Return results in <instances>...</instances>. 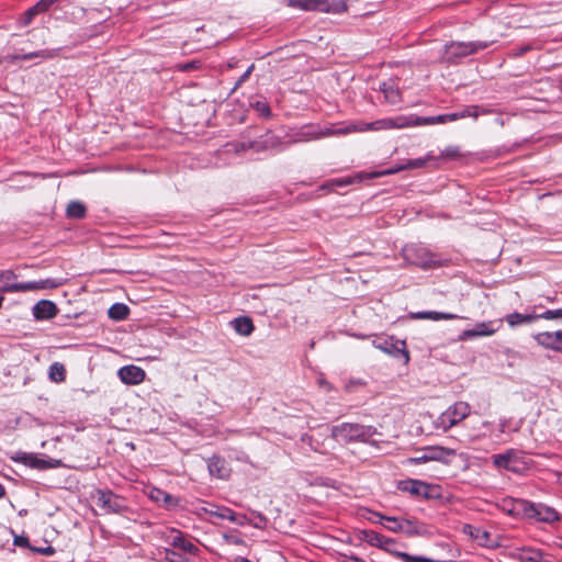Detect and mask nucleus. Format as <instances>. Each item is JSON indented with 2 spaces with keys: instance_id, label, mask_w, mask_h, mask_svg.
I'll list each match as a JSON object with an SVG mask.
<instances>
[{
  "instance_id": "obj_13",
  "label": "nucleus",
  "mask_w": 562,
  "mask_h": 562,
  "mask_svg": "<svg viewBox=\"0 0 562 562\" xmlns=\"http://www.w3.org/2000/svg\"><path fill=\"white\" fill-rule=\"evenodd\" d=\"M119 378L125 384L136 385L145 380V371L137 366H125L122 367L117 372Z\"/></svg>"
},
{
  "instance_id": "obj_54",
  "label": "nucleus",
  "mask_w": 562,
  "mask_h": 562,
  "mask_svg": "<svg viewBox=\"0 0 562 562\" xmlns=\"http://www.w3.org/2000/svg\"><path fill=\"white\" fill-rule=\"evenodd\" d=\"M5 496V487L0 483V499Z\"/></svg>"
},
{
  "instance_id": "obj_1",
  "label": "nucleus",
  "mask_w": 562,
  "mask_h": 562,
  "mask_svg": "<svg viewBox=\"0 0 562 562\" xmlns=\"http://www.w3.org/2000/svg\"><path fill=\"white\" fill-rule=\"evenodd\" d=\"M456 121V116H452V113L440 114L436 116H427V117H404L398 116L396 119H383L378 120L372 123H357L349 124L344 128H338L335 131L328 132H311V131H302L299 134V137L294 139V142H302L308 139H316L325 135H339V134H350L358 132H367V131H380V130H392V128H404L407 126H419V125H434V124H445L447 122Z\"/></svg>"
},
{
  "instance_id": "obj_48",
  "label": "nucleus",
  "mask_w": 562,
  "mask_h": 562,
  "mask_svg": "<svg viewBox=\"0 0 562 562\" xmlns=\"http://www.w3.org/2000/svg\"><path fill=\"white\" fill-rule=\"evenodd\" d=\"M14 544L19 547H27L29 546V539L23 536H18L14 538Z\"/></svg>"
},
{
  "instance_id": "obj_16",
  "label": "nucleus",
  "mask_w": 562,
  "mask_h": 562,
  "mask_svg": "<svg viewBox=\"0 0 562 562\" xmlns=\"http://www.w3.org/2000/svg\"><path fill=\"white\" fill-rule=\"evenodd\" d=\"M424 451L426 452V459L429 461H439L443 463H449L450 459L456 456V450L440 446L426 447L424 448Z\"/></svg>"
},
{
  "instance_id": "obj_49",
  "label": "nucleus",
  "mask_w": 562,
  "mask_h": 562,
  "mask_svg": "<svg viewBox=\"0 0 562 562\" xmlns=\"http://www.w3.org/2000/svg\"><path fill=\"white\" fill-rule=\"evenodd\" d=\"M234 522L239 526L249 525V516H247V515L237 516L236 515V521H234Z\"/></svg>"
},
{
  "instance_id": "obj_19",
  "label": "nucleus",
  "mask_w": 562,
  "mask_h": 562,
  "mask_svg": "<svg viewBox=\"0 0 562 562\" xmlns=\"http://www.w3.org/2000/svg\"><path fill=\"white\" fill-rule=\"evenodd\" d=\"M289 5L304 11L328 12L330 10L326 0H289Z\"/></svg>"
},
{
  "instance_id": "obj_53",
  "label": "nucleus",
  "mask_w": 562,
  "mask_h": 562,
  "mask_svg": "<svg viewBox=\"0 0 562 562\" xmlns=\"http://www.w3.org/2000/svg\"><path fill=\"white\" fill-rule=\"evenodd\" d=\"M345 562H364V561L359 558L351 557V558H348Z\"/></svg>"
},
{
  "instance_id": "obj_37",
  "label": "nucleus",
  "mask_w": 562,
  "mask_h": 562,
  "mask_svg": "<svg viewBox=\"0 0 562 562\" xmlns=\"http://www.w3.org/2000/svg\"><path fill=\"white\" fill-rule=\"evenodd\" d=\"M452 116H456V121L464 117L472 116L476 119L479 116V106L470 105L463 109L462 111L452 113Z\"/></svg>"
},
{
  "instance_id": "obj_32",
  "label": "nucleus",
  "mask_w": 562,
  "mask_h": 562,
  "mask_svg": "<svg viewBox=\"0 0 562 562\" xmlns=\"http://www.w3.org/2000/svg\"><path fill=\"white\" fill-rule=\"evenodd\" d=\"M438 158L436 156L428 154L422 158L408 159L405 167H407V169H419L424 168L428 162H436Z\"/></svg>"
},
{
  "instance_id": "obj_22",
  "label": "nucleus",
  "mask_w": 562,
  "mask_h": 562,
  "mask_svg": "<svg viewBox=\"0 0 562 562\" xmlns=\"http://www.w3.org/2000/svg\"><path fill=\"white\" fill-rule=\"evenodd\" d=\"M15 460L18 462H21V463L30 467V468L38 469V470H43V469H48V468H54L55 467V464H53L52 462L43 460V459H40L35 454H32V453H25V452L19 453L16 456Z\"/></svg>"
},
{
  "instance_id": "obj_33",
  "label": "nucleus",
  "mask_w": 562,
  "mask_h": 562,
  "mask_svg": "<svg viewBox=\"0 0 562 562\" xmlns=\"http://www.w3.org/2000/svg\"><path fill=\"white\" fill-rule=\"evenodd\" d=\"M49 378L54 382H63L66 379V369L63 363L54 362L49 367Z\"/></svg>"
},
{
  "instance_id": "obj_5",
  "label": "nucleus",
  "mask_w": 562,
  "mask_h": 562,
  "mask_svg": "<svg viewBox=\"0 0 562 562\" xmlns=\"http://www.w3.org/2000/svg\"><path fill=\"white\" fill-rule=\"evenodd\" d=\"M494 41L491 42H450L445 45V53L442 58L449 63L458 58H463L469 55L475 54L479 50L487 48Z\"/></svg>"
},
{
  "instance_id": "obj_51",
  "label": "nucleus",
  "mask_w": 562,
  "mask_h": 562,
  "mask_svg": "<svg viewBox=\"0 0 562 562\" xmlns=\"http://www.w3.org/2000/svg\"><path fill=\"white\" fill-rule=\"evenodd\" d=\"M333 183H334V184H336V186H338V187H342V186L350 184V183H351V180H350V179H345V180H335Z\"/></svg>"
},
{
  "instance_id": "obj_31",
  "label": "nucleus",
  "mask_w": 562,
  "mask_h": 562,
  "mask_svg": "<svg viewBox=\"0 0 562 562\" xmlns=\"http://www.w3.org/2000/svg\"><path fill=\"white\" fill-rule=\"evenodd\" d=\"M373 345L390 355L395 353L396 351H403V348H400L396 346V344L393 342L392 338H379L378 340L373 341Z\"/></svg>"
},
{
  "instance_id": "obj_2",
  "label": "nucleus",
  "mask_w": 562,
  "mask_h": 562,
  "mask_svg": "<svg viewBox=\"0 0 562 562\" xmlns=\"http://www.w3.org/2000/svg\"><path fill=\"white\" fill-rule=\"evenodd\" d=\"M16 279V274L12 270L0 271V292L16 293V292H32L46 289H55L61 285V282L55 279H44L40 281L30 282H12Z\"/></svg>"
},
{
  "instance_id": "obj_4",
  "label": "nucleus",
  "mask_w": 562,
  "mask_h": 562,
  "mask_svg": "<svg viewBox=\"0 0 562 562\" xmlns=\"http://www.w3.org/2000/svg\"><path fill=\"white\" fill-rule=\"evenodd\" d=\"M508 512L512 514L522 513L527 517H535L544 522H553L560 519L559 513L553 507L542 503L533 504L524 499L513 502V507Z\"/></svg>"
},
{
  "instance_id": "obj_7",
  "label": "nucleus",
  "mask_w": 562,
  "mask_h": 562,
  "mask_svg": "<svg viewBox=\"0 0 562 562\" xmlns=\"http://www.w3.org/2000/svg\"><path fill=\"white\" fill-rule=\"evenodd\" d=\"M470 413L471 406L467 402H457L438 417L437 426L446 431L467 418Z\"/></svg>"
},
{
  "instance_id": "obj_30",
  "label": "nucleus",
  "mask_w": 562,
  "mask_h": 562,
  "mask_svg": "<svg viewBox=\"0 0 562 562\" xmlns=\"http://www.w3.org/2000/svg\"><path fill=\"white\" fill-rule=\"evenodd\" d=\"M128 314L130 308L123 303H115L108 311L109 317L113 321H124L127 318Z\"/></svg>"
},
{
  "instance_id": "obj_27",
  "label": "nucleus",
  "mask_w": 562,
  "mask_h": 562,
  "mask_svg": "<svg viewBox=\"0 0 562 562\" xmlns=\"http://www.w3.org/2000/svg\"><path fill=\"white\" fill-rule=\"evenodd\" d=\"M59 0H40L35 5L30 8L25 13V23H30L33 16L36 14H40L42 12H45L49 9L50 5L58 2Z\"/></svg>"
},
{
  "instance_id": "obj_38",
  "label": "nucleus",
  "mask_w": 562,
  "mask_h": 562,
  "mask_svg": "<svg viewBox=\"0 0 562 562\" xmlns=\"http://www.w3.org/2000/svg\"><path fill=\"white\" fill-rule=\"evenodd\" d=\"M439 157L443 158V159H456V158H459L460 157L459 147H457V146H448L447 148H445L441 151Z\"/></svg>"
},
{
  "instance_id": "obj_44",
  "label": "nucleus",
  "mask_w": 562,
  "mask_h": 562,
  "mask_svg": "<svg viewBox=\"0 0 562 562\" xmlns=\"http://www.w3.org/2000/svg\"><path fill=\"white\" fill-rule=\"evenodd\" d=\"M255 109L263 116H269L270 115V108L269 105L266 103V102H261V101H257L255 103Z\"/></svg>"
},
{
  "instance_id": "obj_21",
  "label": "nucleus",
  "mask_w": 562,
  "mask_h": 562,
  "mask_svg": "<svg viewBox=\"0 0 562 562\" xmlns=\"http://www.w3.org/2000/svg\"><path fill=\"white\" fill-rule=\"evenodd\" d=\"M510 557L519 562H541L542 553L531 548H517L510 552Z\"/></svg>"
},
{
  "instance_id": "obj_39",
  "label": "nucleus",
  "mask_w": 562,
  "mask_h": 562,
  "mask_svg": "<svg viewBox=\"0 0 562 562\" xmlns=\"http://www.w3.org/2000/svg\"><path fill=\"white\" fill-rule=\"evenodd\" d=\"M35 57H42V58H52L54 57V53L49 50H40V52H33L30 54H24L21 56V59L29 60Z\"/></svg>"
},
{
  "instance_id": "obj_47",
  "label": "nucleus",
  "mask_w": 562,
  "mask_h": 562,
  "mask_svg": "<svg viewBox=\"0 0 562 562\" xmlns=\"http://www.w3.org/2000/svg\"><path fill=\"white\" fill-rule=\"evenodd\" d=\"M408 461L412 462V463H415V464H419V463L428 462L429 460L426 459V452L423 450V454L422 456L415 457V458H409Z\"/></svg>"
},
{
  "instance_id": "obj_26",
  "label": "nucleus",
  "mask_w": 562,
  "mask_h": 562,
  "mask_svg": "<svg viewBox=\"0 0 562 562\" xmlns=\"http://www.w3.org/2000/svg\"><path fill=\"white\" fill-rule=\"evenodd\" d=\"M424 531V527L418 525L416 521L403 518L402 526L393 527V532H404L407 535H420Z\"/></svg>"
},
{
  "instance_id": "obj_34",
  "label": "nucleus",
  "mask_w": 562,
  "mask_h": 562,
  "mask_svg": "<svg viewBox=\"0 0 562 562\" xmlns=\"http://www.w3.org/2000/svg\"><path fill=\"white\" fill-rule=\"evenodd\" d=\"M86 215V206L78 202H70L67 206V216L71 218H82Z\"/></svg>"
},
{
  "instance_id": "obj_17",
  "label": "nucleus",
  "mask_w": 562,
  "mask_h": 562,
  "mask_svg": "<svg viewBox=\"0 0 562 562\" xmlns=\"http://www.w3.org/2000/svg\"><path fill=\"white\" fill-rule=\"evenodd\" d=\"M57 312L56 304L48 300L38 301L33 306V316L36 319H50L57 315Z\"/></svg>"
},
{
  "instance_id": "obj_9",
  "label": "nucleus",
  "mask_w": 562,
  "mask_h": 562,
  "mask_svg": "<svg viewBox=\"0 0 562 562\" xmlns=\"http://www.w3.org/2000/svg\"><path fill=\"white\" fill-rule=\"evenodd\" d=\"M492 459L493 464L497 469L507 470L514 473H520L527 468V464L520 453L514 449H509L504 453L494 454Z\"/></svg>"
},
{
  "instance_id": "obj_45",
  "label": "nucleus",
  "mask_w": 562,
  "mask_h": 562,
  "mask_svg": "<svg viewBox=\"0 0 562 562\" xmlns=\"http://www.w3.org/2000/svg\"><path fill=\"white\" fill-rule=\"evenodd\" d=\"M198 61H190L182 65H179L178 68L182 71H190L198 68Z\"/></svg>"
},
{
  "instance_id": "obj_6",
  "label": "nucleus",
  "mask_w": 562,
  "mask_h": 562,
  "mask_svg": "<svg viewBox=\"0 0 562 562\" xmlns=\"http://www.w3.org/2000/svg\"><path fill=\"white\" fill-rule=\"evenodd\" d=\"M403 254L408 262L423 269H430L441 265L440 258L424 246H405Z\"/></svg>"
},
{
  "instance_id": "obj_50",
  "label": "nucleus",
  "mask_w": 562,
  "mask_h": 562,
  "mask_svg": "<svg viewBox=\"0 0 562 562\" xmlns=\"http://www.w3.org/2000/svg\"><path fill=\"white\" fill-rule=\"evenodd\" d=\"M36 551L44 555H52L55 553V549L50 546H48L46 548L36 549Z\"/></svg>"
},
{
  "instance_id": "obj_25",
  "label": "nucleus",
  "mask_w": 562,
  "mask_h": 562,
  "mask_svg": "<svg viewBox=\"0 0 562 562\" xmlns=\"http://www.w3.org/2000/svg\"><path fill=\"white\" fill-rule=\"evenodd\" d=\"M505 319L509 326L514 327L521 324L532 323L539 319V316L537 314L512 313L508 314Z\"/></svg>"
},
{
  "instance_id": "obj_43",
  "label": "nucleus",
  "mask_w": 562,
  "mask_h": 562,
  "mask_svg": "<svg viewBox=\"0 0 562 562\" xmlns=\"http://www.w3.org/2000/svg\"><path fill=\"white\" fill-rule=\"evenodd\" d=\"M539 318H544V319H554V318H559V317H562V308L560 310H548L546 311L544 313L538 315Z\"/></svg>"
},
{
  "instance_id": "obj_20",
  "label": "nucleus",
  "mask_w": 562,
  "mask_h": 562,
  "mask_svg": "<svg viewBox=\"0 0 562 562\" xmlns=\"http://www.w3.org/2000/svg\"><path fill=\"white\" fill-rule=\"evenodd\" d=\"M207 469L212 476L226 479L229 475L227 462L217 456H213L207 460Z\"/></svg>"
},
{
  "instance_id": "obj_3",
  "label": "nucleus",
  "mask_w": 562,
  "mask_h": 562,
  "mask_svg": "<svg viewBox=\"0 0 562 562\" xmlns=\"http://www.w3.org/2000/svg\"><path fill=\"white\" fill-rule=\"evenodd\" d=\"M375 434L374 427L360 424L344 423L331 428L333 438L339 442H369Z\"/></svg>"
},
{
  "instance_id": "obj_28",
  "label": "nucleus",
  "mask_w": 562,
  "mask_h": 562,
  "mask_svg": "<svg viewBox=\"0 0 562 562\" xmlns=\"http://www.w3.org/2000/svg\"><path fill=\"white\" fill-rule=\"evenodd\" d=\"M413 318L416 319H431V321H440V319H456L460 318V316L451 313H441V312H418L413 314Z\"/></svg>"
},
{
  "instance_id": "obj_15",
  "label": "nucleus",
  "mask_w": 562,
  "mask_h": 562,
  "mask_svg": "<svg viewBox=\"0 0 562 562\" xmlns=\"http://www.w3.org/2000/svg\"><path fill=\"white\" fill-rule=\"evenodd\" d=\"M462 532L476 540L480 546L487 548H493L495 546L494 541L491 539V533L485 529L465 524L462 527Z\"/></svg>"
},
{
  "instance_id": "obj_40",
  "label": "nucleus",
  "mask_w": 562,
  "mask_h": 562,
  "mask_svg": "<svg viewBox=\"0 0 562 562\" xmlns=\"http://www.w3.org/2000/svg\"><path fill=\"white\" fill-rule=\"evenodd\" d=\"M390 540H387L385 537H383L382 535L378 533V532H371L369 535V542L371 544H374V546H378V547H383L384 544L389 543Z\"/></svg>"
},
{
  "instance_id": "obj_14",
  "label": "nucleus",
  "mask_w": 562,
  "mask_h": 562,
  "mask_svg": "<svg viewBox=\"0 0 562 562\" xmlns=\"http://www.w3.org/2000/svg\"><path fill=\"white\" fill-rule=\"evenodd\" d=\"M496 330L497 328L494 327L493 322L477 323L474 328L463 330L459 336V340L463 341L475 337L492 336Z\"/></svg>"
},
{
  "instance_id": "obj_24",
  "label": "nucleus",
  "mask_w": 562,
  "mask_h": 562,
  "mask_svg": "<svg viewBox=\"0 0 562 562\" xmlns=\"http://www.w3.org/2000/svg\"><path fill=\"white\" fill-rule=\"evenodd\" d=\"M235 331L241 336H249L255 327L252 321L247 316H240L232 322Z\"/></svg>"
},
{
  "instance_id": "obj_52",
  "label": "nucleus",
  "mask_w": 562,
  "mask_h": 562,
  "mask_svg": "<svg viewBox=\"0 0 562 562\" xmlns=\"http://www.w3.org/2000/svg\"><path fill=\"white\" fill-rule=\"evenodd\" d=\"M530 49L529 46H524V47H520L519 50L516 53L517 56H521L524 55L525 53H527L528 50Z\"/></svg>"
},
{
  "instance_id": "obj_11",
  "label": "nucleus",
  "mask_w": 562,
  "mask_h": 562,
  "mask_svg": "<svg viewBox=\"0 0 562 562\" xmlns=\"http://www.w3.org/2000/svg\"><path fill=\"white\" fill-rule=\"evenodd\" d=\"M533 339L539 346L562 353V330L541 331L533 335Z\"/></svg>"
},
{
  "instance_id": "obj_10",
  "label": "nucleus",
  "mask_w": 562,
  "mask_h": 562,
  "mask_svg": "<svg viewBox=\"0 0 562 562\" xmlns=\"http://www.w3.org/2000/svg\"><path fill=\"white\" fill-rule=\"evenodd\" d=\"M160 536L170 546L178 548L193 557L200 553V549L191 540H189L180 530L166 529L160 532Z\"/></svg>"
},
{
  "instance_id": "obj_42",
  "label": "nucleus",
  "mask_w": 562,
  "mask_h": 562,
  "mask_svg": "<svg viewBox=\"0 0 562 562\" xmlns=\"http://www.w3.org/2000/svg\"><path fill=\"white\" fill-rule=\"evenodd\" d=\"M407 169V167H405V164L403 165H397L391 169H386V170H383V171H380V172H375L372 177H382V176H389V175H394L396 172H400L402 170H405Z\"/></svg>"
},
{
  "instance_id": "obj_55",
  "label": "nucleus",
  "mask_w": 562,
  "mask_h": 562,
  "mask_svg": "<svg viewBox=\"0 0 562 562\" xmlns=\"http://www.w3.org/2000/svg\"><path fill=\"white\" fill-rule=\"evenodd\" d=\"M236 562H251V561H249L246 558L238 557V558H236Z\"/></svg>"
},
{
  "instance_id": "obj_12",
  "label": "nucleus",
  "mask_w": 562,
  "mask_h": 562,
  "mask_svg": "<svg viewBox=\"0 0 562 562\" xmlns=\"http://www.w3.org/2000/svg\"><path fill=\"white\" fill-rule=\"evenodd\" d=\"M398 488L413 496L429 498L431 497L432 486L419 480H404L398 483Z\"/></svg>"
},
{
  "instance_id": "obj_29",
  "label": "nucleus",
  "mask_w": 562,
  "mask_h": 562,
  "mask_svg": "<svg viewBox=\"0 0 562 562\" xmlns=\"http://www.w3.org/2000/svg\"><path fill=\"white\" fill-rule=\"evenodd\" d=\"M369 519L372 522H379V524H383V521H386L387 525H384V526L386 529H389L392 532H393V527L402 526V521H403V518L383 516L379 513H371V516L369 517Z\"/></svg>"
},
{
  "instance_id": "obj_8",
  "label": "nucleus",
  "mask_w": 562,
  "mask_h": 562,
  "mask_svg": "<svg viewBox=\"0 0 562 562\" xmlns=\"http://www.w3.org/2000/svg\"><path fill=\"white\" fill-rule=\"evenodd\" d=\"M93 498L106 514H123L127 510L125 499L110 490H97Z\"/></svg>"
},
{
  "instance_id": "obj_36",
  "label": "nucleus",
  "mask_w": 562,
  "mask_h": 562,
  "mask_svg": "<svg viewBox=\"0 0 562 562\" xmlns=\"http://www.w3.org/2000/svg\"><path fill=\"white\" fill-rule=\"evenodd\" d=\"M267 524L268 519L261 513L251 512L249 516V525L258 529H265Z\"/></svg>"
},
{
  "instance_id": "obj_23",
  "label": "nucleus",
  "mask_w": 562,
  "mask_h": 562,
  "mask_svg": "<svg viewBox=\"0 0 562 562\" xmlns=\"http://www.w3.org/2000/svg\"><path fill=\"white\" fill-rule=\"evenodd\" d=\"M201 512H204L206 514H210L211 516H215L221 519H227L229 521H236V514L228 507H220L216 505H209V507L203 506L200 509Z\"/></svg>"
},
{
  "instance_id": "obj_46",
  "label": "nucleus",
  "mask_w": 562,
  "mask_h": 562,
  "mask_svg": "<svg viewBox=\"0 0 562 562\" xmlns=\"http://www.w3.org/2000/svg\"><path fill=\"white\" fill-rule=\"evenodd\" d=\"M254 69V65H250L248 67V69L240 76V78L237 80L236 82V87H238L239 85H241L245 80L248 79V77L250 76L251 71Z\"/></svg>"
},
{
  "instance_id": "obj_35",
  "label": "nucleus",
  "mask_w": 562,
  "mask_h": 562,
  "mask_svg": "<svg viewBox=\"0 0 562 562\" xmlns=\"http://www.w3.org/2000/svg\"><path fill=\"white\" fill-rule=\"evenodd\" d=\"M381 90L384 93L386 101L391 104H396L400 101V91L393 86L383 83Z\"/></svg>"
},
{
  "instance_id": "obj_41",
  "label": "nucleus",
  "mask_w": 562,
  "mask_h": 562,
  "mask_svg": "<svg viewBox=\"0 0 562 562\" xmlns=\"http://www.w3.org/2000/svg\"><path fill=\"white\" fill-rule=\"evenodd\" d=\"M151 497L155 498L156 501H162L165 504H170L171 501H172V496L161 490H156L153 494H151Z\"/></svg>"
},
{
  "instance_id": "obj_18",
  "label": "nucleus",
  "mask_w": 562,
  "mask_h": 562,
  "mask_svg": "<svg viewBox=\"0 0 562 562\" xmlns=\"http://www.w3.org/2000/svg\"><path fill=\"white\" fill-rule=\"evenodd\" d=\"M282 144L281 139L271 134L266 133L259 139L250 142L248 144V148H252L255 151L259 153L267 149L278 148Z\"/></svg>"
}]
</instances>
